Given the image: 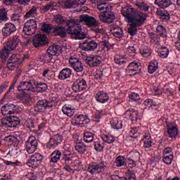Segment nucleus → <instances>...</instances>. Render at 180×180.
Returning a JSON list of instances; mask_svg holds the SVG:
<instances>
[{
	"label": "nucleus",
	"instance_id": "30",
	"mask_svg": "<svg viewBox=\"0 0 180 180\" xmlns=\"http://www.w3.org/2000/svg\"><path fill=\"white\" fill-rule=\"evenodd\" d=\"M62 112L66 116L71 117V116H74V113H75V108L71 107V105H65L62 108Z\"/></svg>",
	"mask_w": 180,
	"mask_h": 180
},
{
	"label": "nucleus",
	"instance_id": "36",
	"mask_svg": "<svg viewBox=\"0 0 180 180\" xmlns=\"http://www.w3.org/2000/svg\"><path fill=\"white\" fill-rule=\"evenodd\" d=\"M110 124L112 129H115V130H120V129L123 127V122L117 118L112 119L110 121Z\"/></svg>",
	"mask_w": 180,
	"mask_h": 180
},
{
	"label": "nucleus",
	"instance_id": "23",
	"mask_svg": "<svg viewBox=\"0 0 180 180\" xmlns=\"http://www.w3.org/2000/svg\"><path fill=\"white\" fill-rule=\"evenodd\" d=\"M140 65L141 63L137 61H133L130 63L127 68V73L132 74V72H135L134 75H136L137 72H140Z\"/></svg>",
	"mask_w": 180,
	"mask_h": 180
},
{
	"label": "nucleus",
	"instance_id": "54",
	"mask_svg": "<svg viewBox=\"0 0 180 180\" xmlns=\"http://www.w3.org/2000/svg\"><path fill=\"white\" fill-rule=\"evenodd\" d=\"M20 99L22 101L25 105H29L30 103V101H32V98H30V95L25 93V94H21Z\"/></svg>",
	"mask_w": 180,
	"mask_h": 180
},
{
	"label": "nucleus",
	"instance_id": "44",
	"mask_svg": "<svg viewBox=\"0 0 180 180\" xmlns=\"http://www.w3.org/2000/svg\"><path fill=\"white\" fill-rule=\"evenodd\" d=\"M64 5L66 9H70L71 8H78L79 3L77 2L75 0H66Z\"/></svg>",
	"mask_w": 180,
	"mask_h": 180
},
{
	"label": "nucleus",
	"instance_id": "43",
	"mask_svg": "<svg viewBox=\"0 0 180 180\" xmlns=\"http://www.w3.org/2000/svg\"><path fill=\"white\" fill-rule=\"evenodd\" d=\"M97 4V8L98 11H101V12H108V11H110V8H109V6L106 4V1H101V3H96Z\"/></svg>",
	"mask_w": 180,
	"mask_h": 180
},
{
	"label": "nucleus",
	"instance_id": "14",
	"mask_svg": "<svg viewBox=\"0 0 180 180\" xmlns=\"http://www.w3.org/2000/svg\"><path fill=\"white\" fill-rule=\"evenodd\" d=\"M69 64L76 72H82L84 71V65L77 58L71 56L69 58Z\"/></svg>",
	"mask_w": 180,
	"mask_h": 180
},
{
	"label": "nucleus",
	"instance_id": "42",
	"mask_svg": "<svg viewBox=\"0 0 180 180\" xmlns=\"http://www.w3.org/2000/svg\"><path fill=\"white\" fill-rule=\"evenodd\" d=\"M101 137L104 143H107L108 144H112V143H115L116 140L115 136L111 134H101Z\"/></svg>",
	"mask_w": 180,
	"mask_h": 180
},
{
	"label": "nucleus",
	"instance_id": "12",
	"mask_svg": "<svg viewBox=\"0 0 180 180\" xmlns=\"http://www.w3.org/2000/svg\"><path fill=\"white\" fill-rule=\"evenodd\" d=\"M18 90L20 94H27V91H31L32 92H34V84L32 82H22L18 86Z\"/></svg>",
	"mask_w": 180,
	"mask_h": 180
},
{
	"label": "nucleus",
	"instance_id": "5",
	"mask_svg": "<svg viewBox=\"0 0 180 180\" xmlns=\"http://www.w3.org/2000/svg\"><path fill=\"white\" fill-rule=\"evenodd\" d=\"M56 106V102L47 100H39L34 106L35 112H44L46 109H51Z\"/></svg>",
	"mask_w": 180,
	"mask_h": 180
},
{
	"label": "nucleus",
	"instance_id": "37",
	"mask_svg": "<svg viewBox=\"0 0 180 180\" xmlns=\"http://www.w3.org/2000/svg\"><path fill=\"white\" fill-rule=\"evenodd\" d=\"M5 141H6L8 146H13V147H16V146L19 144V140H18V138L13 136H8L6 137Z\"/></svg>",
	"mask_w": 180,
	"mask_h": 180
},
{
	"label": "nucleus",
	"instance_id": "55",
	"mask_svg": "<svg viewBox=\"0 0 180 180\" xmlns=\"http://www.w3.org/2000/svg\"><path fill=\"white\" fill-rule=\"evenodd\" d=\"M37 88L39 92H46L47 91V84L43 82H39L37 84Z\"/></svg>",
	"mask_w": 180,
	"mask_h": 180
},
{
	"label": "nucleus",
	"instance_id": "46",
	"mask_svg": "<svg viewBox=\"0 0 180 180\" xmlns=\"http://www.w3.org/2000/svg\"><path fill=\"white\" fill-rule=\"evenodd\" d=\"M151 49L148 48V46H143L142 49H140V53L145 58L150 57L151 56Z\"/></svg>",
	"mask_w": 180,
	"mask_h": 180
},
{
	"label": "nucleus",
	"instance_id": "56",
	"mask_svg": "<svg viewBox=\"0 0 180 180\" xmlns=\"http://www.w3.org/2000/svg\"><path fill=\"white\" fill-rule=\"evenodd\" d=\"M169 54V50L168 49V48L165 46L161 48L160 53V57H161V58H167Z\"/></svg>",
	"mask_w": 180,
	"mask_h": 180
},
{
	"label": "nucleus",
	"instance_id": "25",
	"mask_svg": "<svg viewBox=\"0 0 180 180\" xmlns=\"http://www.w3.org/2000/svg\"><path fill=\"white\" fill-rule=\"evenodd\" d=\"M179 133V129L178 126L169 124L167 125V136L170 139H176Z\"/></svg>",
	"mask_w": 180,
	"mask_h": 180
},
{
	"label": "nucleus",
	"instance_id": "33",
	"mask_svg": "<svg viewBox=\"0 0 180 180\" xmlns=\"http://www.w3.org/2000/svg\"><path fill=\"white\" fill-rule=\"evenodd\" d=\"M172 4L171 0H155V4L162 9L168 8Z\"/></svg>",
	"mask_w": 180,
	"mask_h": 180
},
{
	"label": "nucleus",
	"instance_id": "51",
	"mask_svg": "<svg viewBox=\"0 0 180 180\" xmlns=\"http://www.w3.org/2000/svg\"><path fill=\"white\" fill-rule=\"evenodd\" d=\"M124 180H136V173L133 170L128 169L125 178H122Z\"/></svg>",
	"mask_w": 180,
	"mask_h": 180
},
{
	"label": "nucleus",
	"instance_id": "21",
	"mask_svg": "<svg viewBox=\"0 0 180 180\" xmlns=\"http://www.w3.org/2000/svg\"><path fill=\"white\" fill-rule=\"evenodd\" d=\"M1 32L4 36H11V34L16 32V26L12 22H7L4 25Z\"/></svg>",
	"mask_w": 180,
	"mask_h": 180
},
{
	"label": "nucleus",
	"instance_id": "53",
	"mask_svg": "<svg viewBox=\"0 0 180 180\" xmlns=\"http://www.w3.org/2000/svg\"><path fill=\"white\" fill-rule=\"evenodd\" d=\"M36 12H37V8H36V6H33L28 12L25 13V19H29V18H33L36 15Z\"/></svg>",
	"mask_w": 180,
	"mask_h": 180
},
{
	"label": "nucleus",
	"instance_id": "18",
	"mask_svg": "<svg viewBox=\"0 0 180 180\" xmlns=\"http://www.w3.org/2000/svg\"><path fill=\"white\" fill-rule=\"evenodd\" d=\"M86 61L90 67H98L102 64V57L98 55H90L86 58Z\"/></svg>",
	"mask_w": 180,
	"mask_h": 180
},
{
	"label": "nucleus",
	"instance_id": "6",
	"mask_svg": "<svg viewBox=\"0 0 180 180\" xmlns=\"http://www.w3.org/2000/svg\"><path fill=\"white\" fill-rule=\"evenodd\" d=\"M44 157L40 153H34L32 155L30 158L27 161V167L30 168H39L40 164L43 162V159Z\"/></svg>",
	"mask_w": 180,
	"mask_h": 180
},
{
	"label": "nucleus",
	"instance_id": "16",
	"mask_svg": "<svg viewBox=\"0 0 180 180\" xmlns=\"http://www.w3.org/2000/svg\"><path fill=\"white\" fill-rule=\"evenodd\" d=\"M32 44L34 47H43L47 44V37L44 34H38L32 40Z\"/></svg>",
	"mask_w": 180,
	"mask_h": 180
},
{
	"label": "nucleus",
	"instance_id": "39",
	"mask_svg": "<svg viewBox=\"0 0 180 180\" xmlns=\"http://www.w3.org/2000/svg\"><path fill=\"white\" fill-rule=\"evenodd\" d=\"M75 149L79 154H85L86 151V146L84 143H77L75 145Z\"/></svg>",
	"mask_w": 180,
	"mask_h": 180
},
{
	"label": "nucleus",
	"instance_id": "31",
	"mask_svg": "<svg viewBox=\"0 0 180 180\" xmlns=\"http://www.w3.org/2000/svg\"><path fill=\"white\" fill-rule=\"evenodd\" d=\"M18 46V38H10L8 39L6 46L10 51H12L16 49Z\"/></svg>",
	"mask_w": 180,
	"mask_h": 180
},
{
	"label": "nucleus",
	"instance_id": "2",
	"mask_svg": "<svg viewBox=\"0 0 180 180\" xmlns=\"http://www.w3.org/2000/svg\"><path fill=\"white\" fill-rule=\"evenodd\" d=\"M49 52L44 58V64H49L53 68L60 67V60L56 54L61 53V47L58 45H54L49 47Z\"/></svg>",
	"mask_w": 180,
	"mask_h": 180
},
{
	"label": "nucleus",
	"instance_id": "63",
	"mask_svg": "<svg viewBox=\"0 0 180 180\" xmlns=\"http://www.w3.org/2000/svg\"><path fill=\"white\" fill-rule=\"evenodd\" d=\"M163 155L169 156L174 155V152L172 151V148L167 147L163 150Z\"/></svg>",
	"mask_w": 180,
	"mask_h": 180
},
{
	"label": "nucleus",
	"instance_id": "59",
	"mask_svg": "<svg viewBox=\"0 0 180 180\" xmlns=\"http://www.w3.org/2000/svg\"><path fill=\"white\" fill-rule=\"evenodd\" d=\"M72 150V146H71V144L68 143H65L63 148H62V153H71V150Z\"/></svg>",
	"mask_w": 180,
	"mask_h": 180
},
{
	"label": "nucleus",
	"instance_id": "60",
	"mask_svg": "<svg viewBox=\"0 0 180 180\" xmlns=\"http://www.w3.org/2000/svg\"><path fill=\"white\" fill-rule=\"evenodd\" d=\"M174 160V155L165 156L163 155V162L167 165H170L172 163V160Z\"/></svg>",
	"mask_w": 180,
	"mask_h": 180
},
{
	"label": "nucleus",
	"instance_id": "27",
	"mask_svg": "<svg viewBox=\"0 0 180 180\" xmlns=\"http://www.w3.org/2000/svg\"><path fill=\"white\" fill-rule=\"evenodd\" d=\"M157 15L162 22H169L171 15L167 10L158 9L156 11Z\"/></svg>",
	"mask_w": 180,
	"mask_h": 180
},
{
	"label": "nucleus",
	"instance_id": "3",
	"mask_svg": "<svg viewBox=\"0 0 180 180\" xmlns=\"http://www.w3.org/2000/svg\"><path fill=\"white\" fill-rule=\"evenodd\" d=\"M68 30L67 32L71 36H75L77 40H82L86 37V34L82 32V26L79 24V21L75 19H70L66 22Z\"/></svg>",
	"mask_w": 180,
	"mask_h": 180
},
{
	"label": "nucleus",
	"instance_id": "38",
	"mask_svg": "<svg viewBox=\"0 0 180 180\" xmlns=\"http://www.w3.org/2000/svg\"><path fill=\"white\" fill-rule=\"evenodd\" d=\"M144 105L148 109H155L158 106V103H156L155 100L152 98H148L144 101Z\"/></svg>",
	"mask_w": 180,
	"mask_h": 180
},
{
	"label": "nucleus",
	"instance_id": "22",
	"mask_svg": "<svg viewBox=\"0 0 180 180\" xmlns=\"http://www.w3.org/2000/svg\"><path fill=\"white\" fill-rule=\"evenodd\" d=\"M82 49L84 51H94V50H96V49H98V44L94 40H86L83 42Z\"/></svg>",
	"mask_w": 180,
	"mask_h": 180
},
{
	"label": "nucleus",
	"instance_id": "9",
	"mask_svg": "<svg viewBox=\"0 0 180 180\" xmlns=\"http://www.w3.org/2000/svg\"><path fill=\"white\" fill-rule=\"evenodd\" d=\"M37 145L38 143L36 136H30L25 142V151H27L28 154H33V153L37 150Z\"/></svg>",
	"mask_w": 180,
	"mask_h": 180
},
{
	"label": "nucleus",
	"instance_id": "1",
	"mask_svg": "<svg viewBox=\"0 0 180 180\" xmlns=\"http://www.w3.org/2000/svg\"><path fill=\"white\" fill-rule=\"evenodd\" d=\"M121 13L126 22L129 25L128 33L131 36L137 34V27L143 26L146 23V20H147V16H148V14L137 11L131 5L123 7L121 10Z\"/></svg>",
	"mask_w": 180,
	"mask_h": 180
},
{
	"label": "nucleus",
	"instance_id": "48",
	"mask_svg": "<svg viewBox=\"0 0 180 180\" xmlns=\"http://www.w3.org/2000/svg\"><path fill=\"white\" fill-rule=\"evenodd\" d=\"M105 148V143L101 141H97L94 142V149L98 153H102Z\"/></svg>",
	"mask_w": 180,
	"mask_h": 180
},
{
	"label": "nucleus",
	"instance_id": "11",
	"mask_svg": "<svg viewBox=\"0 0 180 180\" xmlns=\"http://www.w3.org/2000/svg\"><path fill=\"white\" fill-rule=\"evenodd\" d=\"M80 22H84L86 26L93 27L95 26H99V22L92 16H89L88 14H82L79 15Z\"/></svg>",
	"mask_w": 180,
	"mask_h": 180
},
{
	"label": "nucleus",
	"instance_id": "28",
	"mask_svg": "<svg viewBox=\"0 0 180 180\" xmlns=\"http://www.w3.org/2000/svg\"><path fill=\"white\" fill-rule=\"evenodd\" d=\"M110 31L112 34H113V36L117 39H122V37H123V30H122L120 27L117 25L111 26Z\"/></svg>",
	"mask_w": 180,
	"mask_h": 180
},
{
	"label": "nucleus",
	"instance_id": "49",
	"mask_svg": "<svg viewBox=\"0 0 180 180\" xmlns=\"http://www.w3.org/2000/svg\"><path fill=\"white\" fill-rule=\"evenodd\" d=\"M20 122H19V118L18 117H13L11 118L8 121V123H6L8 127H16Z\"/></svg>",
	"mask_w": 180,
	"mask_h": 180
},
{
	"label": "nucleus",
	"instance_id": "15",
	"mask_svg": "<svg viewBox=\"0 0 180 180\" xmlns=\"http://www.w3.org/2000/svg\"><path fill=\"white\" fill-rule=\"evenodd\" d=\"M115 18L116 16L115 15V13L110 11V10H108L105 13H101L98 15V18L101 22H103V23H113Z\"/></svg>",
	"mask_w": 180,
	"mask_h": 180
},
{
	"label": "nucleus",
	"instance_id": "26",
	"mask_svg": "<svg viewBox=\"0 0 180 180\" xmlns=\"http://www.w3.org/2000/svg\"><path fill=\"white\" fill-rule=\"evenodd\" d=\"M71 75H72V70L70 68H63L58 76V79L60 81H65V79H68V78H71Z\"/></svg>",
	"mask_w": 180,
	"mask_h": 180
},
{
	"label": "nucleus",
	"instance_id": "50",
	"mask_svg": "<svg viewBox=\"0 0 180 180\" xmlns=\"http://www.w3.org/2000/svg\"><path fill=\"white\" fill-rule=\"evenodd\" d=\"M11 51L8 47L4 46V47L0 51V57L1 58H3L4 60H6V58H8L9 56V52Z\"/></svg>",
	"mask_w": 180,
	"mask_h": 180
},
{
	"label": "nucleus",
	"instance_id": "62",
	"mask_svg": "<svg viewBox=\"0 0 180 180\" xmlns=\"http://www.w3.org/2000/svg\"><path fill=\"white\" fill-rule=\"evenodd\" d=\"M153 94L154 95H162V94H164V88L161 86H158L153 89Z\"/></svg>",
	"mask_w": 180,
	"mask_h": 180
},
{
	"label": "nucleus",
	"instance_id": "40",
	"mask_svg": "<svg viewBox=\"0 0 180 180\" xmlns=\"http://www.w3.org/2000/svg\"><path fill=\"white\" fill-rule=\"evenodd\" d=\"M157 70H158V61L153 60L148 65V72H149V74H154V72L157 71Z\"/></svg>",
	"mask_w": 180,
	"mask_h": 180
},
{
	"label": "nucleus",
	"instance_id": "32",
	"mask_svg": "<svg viewBox=\"0 0 180 180\" xmlns=\"http://www.w3.org/2000/svg\"><path fill=\"white\" fill-rule=\"evenodd\" d=\"M61 160V151L56 150L51 154L50 162L56 164Z\"/></svg>",
	"mask_w": 180,
	"mask_h": 180
},
{
	"label": "nucleus",
	"instance_id": "13",
	"mask_svg": "<svg viewBox=\"0 0 180 180\" xmlns=\"http://www.w3.org/2000/svg\"><path fill=\"white\" fill-rule=\"evenodd\" d=\"M124 115L127 119H130L133 123H136V122H139V120H141L143 117L141 116V113L133 108L127 110L124 113Z\"/></svg>",
	"mask_w": 180,
	"mask_h": 180
},
{
	"label": "nucleus",
	"instance_id": "58",
	"mask_svg": "<svg viewBox=\"0 0 180 180\" xmlns=\"http://www.w3.org/2000/svg\"><path fill=\"white\" fill-rule=\"evenodd\" d=\"M25 176L28 180H37V176H39V173L34 172H28Z\"/></svg>",
	"mask_w": 180,
	"mask_h": 180
},
{
	"label": "nucleus",
	"instance_id": "24",
	"mask_svg": "<svg viewBox=\"0 0 180 180\" xmlns=\"http://www.w3.org/2000/svg\"><path fill=\"white\" fill-rule=\"evenodd\" d=\"M52 33L53 36H59L63 39L67 37V29L63 25H58L53 29Z\"/></svg>",
	"mask_w": 180,
	"mask_h": 180
},
{
	"label": "nucleus",
	"instance_id": "19",
	"mask_svg": "<svg viewBox=\"0 0 180 180\" xmlns=\"http://www.w3.org/2000/svg\"><path fill=\"white\" fill-rule=\"evenodd\" d=\"M63 142V136L60 134H55L51 136L48 142V147L50 148H56L58 146H60Z\"/></svg>",
	"mask_w": 180,
	"mask_h": 180
},
{
	"label": "nucleus",
	"instance_id": "29",
	"mask_svg": "<svg viewBox=\"0 0 180 180\" xmlns=\"http://www.w3.org/2000/svg\"><path fill=\"white\" fill-rule=\"evenodd\" d=\"M142 141H143L145 148H150L153 146V138H151L150 133L145 132Z\"/></svg>",
	"mask_w": 180,
	"mask_h": 180
},
{
	"label": "nucleus",
	"instance_id": "20",
	"mask_svg": "<svg viewBox=\"0 0 180 180\" xmlns=\"http://www.w3.org/2000/svg\"><path fill=\"white\" fill-rule=\"evenodd\" d=\"M17 105L13 103H7L1 108V112L4 115H13L15 112Z\"/></svg>",
	"mask_w": 180,
	"mask_h": 180
},
{
	"label": "nucleus",
	"instance_id": "52",
	"mask_svg": "<svg viewBox=\"0 0 180 180\" xmlns=\"http://www.w3.org/2000/svg\"><path fill=\"white\" fill-rule=\"evenodd\" d=\"M156 30L160 36L162 37H167V30L162 25H158Z\"/></svg>",
	"mask_w": 180,
	"mask_h": 180
},
{
	"label": "nucleus",
	"instance_id": "41",
	"mask_svg": "<svg viewBox=\"0 0 180 180\" xmlns=\"http://www.w3.org/2000/svg\"><path fill=\"white\" fill-rule=\"evenodd\" d=\"M115 164L116 167H124L127 165L126 158L123 155H120L115 158Z\"/></svg>",
	"mask_w": 180,
	"mask_h": 180
},
{
	"label": "nucleus",
	"instance_id": "45",
	"mask_svg": "<svg viewBox=\"0 0 180 180\" xmlns=\"http://www.w3.org/2000/svg\"><path fill=\"white\" fill-rule=\"evenodd\" d=\"M83 139L85 143H92L94 141V133L89 131H85Z\"/></svg>",
	"mask_w": 180,
	"mask_h": 180
},
{
	"label": "nucleus",
	"instance_id": "34",
	"mask_svg": "<svg viewBox=\"0 0 180 180\" xmlns=\"http://www.w3.org/2000/svg\"><path fill=\"white\" fill-rule=\"evenodd\" d=\"M8 61L14 63V64H17V65H20L22 61H23V58L18 53H13L8 59Z\"/></svg>",
	"mask_w": 180,
	"mask_h": 180
},
{
	"label": "nucleus",
	"instance_id": "7",
	"mask_svg": "<svg viewBox=\"0 0 180 180\" xmlns=\"http://www.w3.org/2000/svg\"><path fill=\"white\" fill-rule=\"evenodd\" d=\"M91 120L88 115H78L75 116L71 123L73 126H77V127H85Z\"/></svg>",
	"mask_w": 180,
	"mask_h": 180
},
{
	"label": "nucleus",
	"instance_id": "61",
	"mask_svg": "<svg viewBox=\"0 0 180 180\" xmlns=\"http://www.w3.org/2000/svg\"><path fill=\"white\" fill-rule=\"evenodd\" d=\"M52 29L53 28L51 27V25L46 23H44L41 27L42 32H46V33H50Z\"/></svg>",
	"mask_w": 180,
	"mask_h": 180
},
{
	"label": "nucleus",
	"instance_id": "17",
	"mask_svg": "<svg viewBox=\"0 0 180 180\" xmlns=\"http://www.w3.org/2000/svg\"><path fill=\"white\" fill-rule=\"evenodd\" d=\"M94 98L98 103H106L109 101V94L103 90H99L94 94Z\"/></svg>",
	"mask_w": 180,
	"mask_h": 180
},
{
	"label": "nucleus",
	"instance_id": "4",
	"mask_svg": "<svg viewBox=\"0 0 180 180\" xmlns=\"http://www.w3.org/2000/svg\"><path fill=\"white\" fill-rule=\"evenodd\" d=\"M105 162L102 160H98L94 162H92L89 165L87 171L90 172V174H101L103 169H105Z\"/></svg>",
	"mask_w": 180,
	"mask_h": 180
},
{
	"label": "nucleus",
	"instance_id": "8",
	"mask_svg": "<svg viewBox=\"0 0 180 180\" xmlns=\"http://www.w3.org/2000/svg\"><path fill=\"white\" fill-rule=\"evenodd\" d=\"M36 30H37V22H36V20L31 19L25 23L23 32L25 34H27V36L34 34V33H36Z\"/></svg>",
	"mask_w": 180,
	"mask_h": 180
},
{
	"label": "nucleus",
	"instance_id": "47",
	"mask_svg": "<svg viewBox=\"0 0 180 180\" xmlns=\"http://www.w3.org/2000/svg\"><path fill=\"white\" fill-rule=\"evenodd\" d=\"M136 6H137L141 11H143L144 12H147L148 9H150V6L146 3L143 1H136L135 2Z\"/></svg>",
	"mask_w": 180,
	"mask_h": 180
},
{
	"label": "nucleus",
	"instance_id": "10",
	"mask_svg": "<svg viewBox=\"0 0 180 180\" xmlns=\"http://www.w3.org/2000/svg\"><path fill=\"white\" fill-rule=\"evenodd\" d=\"M87 86L86 81L84 78H79L74 81L72 85V89L74 92L78 93L85 91Z\"/></svg>",
	"mask_w": 180,
	"mask_h": 180
},
{
	"label": "nucleus",
	"instance_id": "57",
	"mask_svg": "<svg viewBox=\"0 0 180 180\" xmlns=\"http://www.w3.org/2000/svg\"><path fill=\"white\" fill-rule=\"evenodd\" d=\"M105 115H106V111L105 110L97 111L94 116L95 121L99 122V119H101L102 116H105Z\"/></svg>",
	"mask_w": 180,
	"mask_h": 180
},
{
	"label": "nucleus",
	"instance_id": "64",
	"mask_svg": "<svg viewBox=\"0 0 180 180\" xmlns=\"http://www.w3.org/2000/svg\"><path fill=\"white\" fill-rule=\"evenodd\" d=\"M129 99L131 101H134L135 102L140 101V95H139L137 93L132 92L129 95Z\"/></svg>",
	"mask_w": 180,
	"mask_h": 180
},
{
	"label": "nucleus",
	"instance_id": "35",
	"mask_svg": "<svg viewBox=\"0 0 180 180\" xmlns=\"http://www.w3.org/2000/svg\"><path fill=\"white\" fill-rule=\"evenodd\" d=\"M74 154L71 153H65L63 152L62 158H61V162H64L65 164H70V162L74 160Z\"/></svg>",
	"mask_w": 180,
	"mask_h": 180
}]
</instances>
